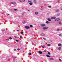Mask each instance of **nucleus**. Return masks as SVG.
Wrapping results in <instances>:
<instances>
[{"mask_svg":"<svg viewBox=\"0 0 62 62\" xmlns=\"http://www.w3.org/2000/svg\"><path fill=\"white\" fill-rule=\"evenodd\" d=\"M28 11H30V10H28Z\"/></svg>","mask_w":62,"mask_h":62,"instance_id":"45","label":"nucleus"},{"mask_svg":"<svg viewBox=\"0 0 62 62\" xmlns=\"http://www.w3.org/2000/svg\"><path fill=\"white\" fill-rule=\"evenodd\" d=\"M47 20L49 22H51V19L50 18H47Z\"/></svg>","mask_w":62,"mask_h":62,"instance_id":"5","label":"nucleus"},{"mask_svg":"<svg viewBox=\"0 0 62 62\" xmlns=\"http://www.w3.org/2000/svg\"><path fill=\"white\" fill-rule=\"evenodd\" d=\"M14 10H15V11H16L17 10V9H14Z\"/></svg>","mask_w":62,"mask_h":62,"instance_id":"33","label":"nucleus"},{"mask_svg":"<svg viewBox=\"0 0 62 62\" xmlns=\"http://www.w3.org/2000/svg\"><path fill=\"white\" fill-rule=\"evenodd\" d=\"M17 51H19L20 50V49L19 48H18L17 49Z\"/></svg>","mask_w":62,"mask_h":62,"instance_id":"31","label":"nucleus"},{"mask_svg":"<svg viewBox=\"0 0 62 62\" xmlns=\"http://www.w3.org/2000/svg\"><path fill=\"white\" fill-rule=\"evenodd\" d=\"M35 14H36V15H38V14H39V12H35Z\"/></svg>","mask_w":62,"mask_h":62,"instance_id":"9","label":"nucleus"},{"mask_svg":"<svg viewBox=\"0 0 62 62\" xmlns=\"http://www.w3.org/2000/svg\"><path fill=\"white\" fill-rule=\"evenodd\" d=\"M20 38H23V36H20Z\"/></svg>","mask_w":62,"mask_h":62,"instance_id":"28","label":"nucleus"},{"mask_svg":"<svg viewBox=\"0 0 62 62\" xmlns=\"http://www.w3.org/2000/svg\"><path fill=\"white\" fill-rule=\"evenodd\" d=\"M46 56H47V57H50V55H49L48 54H46Z\"/></svg>","mask_w":62,"mask_h":62,"instance_id":"13","label":"nucleus"},{"mask_svg":"<svg viewBox=\"0 0 62 62\" xmlns=\"http://www.w3.org/2000/svg\"><path fill=\"white\" fill-rule=\"evenodd\" d=\"M48 28V27H45L43 28V30H45L46 29H47Z\"/></svg>","mask_w":62,"mask_h":62,"instance_id":"1","label":"nucleus"},{"mask_svg":"<svg viewBox=\"0 0 62 62\" xmlns=\"http://www.w3.org/2000/svg\"><path fill=\"white\" fill-rule=\"evenodd\" d=\"M30 27H33V26L32 25H30Z\"/></svg>","mask_w":62,"mask_h":62,"instance_id":"19","label":"nucleus"},{"mask_svg":"<svg viewBox=\"0 0 62 62\" xmlns=\"http://www.w3.org/2000/svg\"><path fill=\"white\" fill-rule=\"evenodd\" d=\"M59 36H62V34H59Z\"/></svg>","mask_w":62,"mask_h":62,"instance_id":"25","label":"nucleus"},{"mask_svg":"<svg viewBox=\"0 0 62 62\" xmlns=\"http://www.w3.org/2000/svg\"><path fill=\"white\" fill-rule=\"evenodd\" d=\"M60 15V14H58L57 15L58 16H59V15Z\"/></svg>","mask_w":62,"mask_h":62,"instance_id":"44","label":"nucleus"},{"mask_svg":"<svg viewBox=\"0 0 62 62\" xmlns=\"http://www.w3.org/2000/svg\"><path fill=\"white\" fill-rule=\"evenodd\" d=\"M9 39H12V38H11V37H10L9 38Z\"/></svg>","mask_w":62,"mask_h":62,"instance_id":"30","label":"nucleus"},{"mask_svg":"<svg viewBox=\"0 0 62 62\" xmlns=\"http://www.w3.org/2000/svg\"><path fill=\"white\" fill-rule=\"evenodd\" d=\"M61 45V44H58V46H60Z\"/></svg>","mask_w":62,"mask_h":62,"instance_id":"15","label":"nucleus"},{"mask_svg":"<svg viewBox=\"0 0 62 62\" xmlns=\"http://www.w3.org/2000/svg\"><path fill=\"white\" fill-rule=\"evenodd\" d=\"M20 1L21 2H23V0H20Z\"/></svg>","mask_w":62,"mask_h":62,"instance_id":"27","label":"nucleus"},{"mask_svg":"<svg viewBox=\"0 0 62 62\" xmlns=\"http://www.w3.org/2000/svg\"><path fill=\"white\" fill-rule=\"evenodd\" d=\"M25 28L26 29H30V27L28 26H26L25 27Z\"/></svg>","mask_w":62,"mask_h":62,"instance_id":"2","label":"nucleus"},{"mask_svg":"<svg viewBox=\"0 0 62 62\" xmlns=\"http://www.w3.org/2000/svg\"><path fill=\"white\" fill-rule=\"evenodd\" d=\"M47 43H46V45H47Z\"/></svg>","mask_w":62,"mask_h":62,"instance_id":"47","label":"nucleus"},{"mask_svg":"<svg viewBox=\"0 0 62 62\" xmlns=\"http://www.w3.org/2000/svg\"><path fill=\"white\" fill-rule=\"evenodd\" d=\"M23 24L25 23V22L24 21L23 22Z\"/></svg>","mask_w":62,"mask_h":62,"instance_id":"29","label":"nucleus"},{"mask_svg":"<svg viewBox=\"0 0 62 62\" xmlns=\"http://www.w3.org/2000/svg\"><path fill=\"white\" fill-rule=\"evenodd\" d=\"M48 8H51V6H48Z\"/></svg>","mask_w":62,"mask_h":62,"instance_id":"34","label":"nucleus"},{"mask_svg":"<svg viewBox=\"0 0 62 62\" xmlns=\"http://www.w3.org/2000/svg\"><path fill=\"white\" fill-rule=\"evenodd\" d=\"M31 53H29V55H31Z\"/></svg>","mask_w":62,"mask_h":62,"instance_id":"17","label":"nucleus"},{"mask_svg":"<svg viewBox=\"0 0 62 62\" xmlns=\"http://www.w3.org/2000/svg\"><path fill=\"white\" fill-rule=\"evenodd\" d=\"M59 24H62L61 23V22H59Z\"/></svg>","mask_w":62,"mask_h":62,"instance_id":"23","label":"nucleus"},{"mask_svg":"<svg viewBox=\"0 0 62 62\" xmlns=\"http://www.w3.org/2000/svg\"><path fill=\"white\" fill-rule=\"evenodd\" d=\"M61 10L62 11V9H61Z\"/></svg>","mask_w":62,"mask_h":62,"instance_id":"52","label":"nucleus"},{"mask_svg":"<svg viewBox=\"0 0 62 62\" xmlns=\"http://www.w3.org/2000/svg\"><path fill=\"white\" fill-rule=\"evenodd\" d=\"M2 31H3V30H2Z\"/></svg>","mask_w":62,"mask_h":62,"instance_id":"49","label":"nucleus"},{"mask_svg":"<svg viewBox=\"0 0 62 62\" xmlns=\"http://www.w3.org/2000/svg\"><path fill=\"white\" fill-rule=\"evenodd\" d=\"M8 15H9V14H8Z\"/></svg>","mask_w":62,"mask_h":62,"instance_id":"53","label":"nucleus"},{"mask_svg":"<svg viewBox=\"0 0 62 62\" xmlns=\"http://www.w3.org/2000/svg\"><path fill=\"white\" fill-rule=\"evenodd\" d=\"M50 60H54V59H53V58H49Z\"/></svg>","mask_w":62,"mask_h":62,"instance_id":"8","label":"nucleus"},{"mask_svg":"<svg viewBox=\"0 0 62 62\" xmlns=\"http://www.w3.org/2000/svg\"><path fill=\"white\" fill-rule=\"evenodd\" d=\"M15 38H17V37L15 36Z\"/></svg>","mask_w":62,"mask_h":62,"instance_id":"40","label":"nucleus"},{"mask_svg":"<svg viewBox=\"0 0 62 62\" xmlns=\"http://www.w3.org/2000/svg\"><path fill=\"white\" fill-rule=\"evenodd\" d=\"M6 40H8L7 39H6Z\"/></svg>","mask_w":62,"mask_h":62,"instance_id":"51","label":"nucleus"},{"mask_svg":"<svg viewBox=\"0 0 62 62\" xmlns=\"http://www.w3.org/2000/svg\"><path fill=\"white\" fill-rule=\"evenodd\" d=\"M61 47H60L58 48V50H61Z\"/></svg>","mask_w":62,"mask_h":62,"instance_id":"18","label":"nucleus"},{"mask_svg":"<svg viewBox=\"0 0 62 62\" xmlns=\"http://www.w3.org/2000/svg\"><path fill=\"white\" fill-rule=\"evenodd\" d=\"M46 23H47V24H48L49 23V22L48 21H46Z\"/></svg>","mask_w":62,"mask_h":62,"instance_id":"22","label":"nucleus"},{"mask_svg":"<svg viewBox=\"0 0 62 62\" xmlns=\"http://www.w3.org/2000/svg\"><path fill=\"white\" fill-rule=\"evenodd\" d=\"M17 58V57H15V58Z\"/></svg>","mask_w":62,"mask_h":62,"instance_id":"46","label":"nucleus"},{"mask_svg":"<svg viewBox=\"0 0 62 62\" xmlns=\"http://www.w3.org/2000/svg\"><path fill=\"white\" fill-rule=\"evenodd\" d=\"M3 30H5L4 29H3Z\"/></svg>","mask_w":62,"mask_h":62,"instance_id":"48","label":"nucleus"},{"mask_svg":"<svg viewBox=\"0 0 62 62\" xmlns=\"http://www.w3.org/2000/svg\"><path fill=\"white\" fill-rule=\"evenodd\" d=\"M44 39V40H45L46 39L45 38H43Z\"/></svg>","mask_w":62,"mask_h":62,"instance_id":"38","label":"nucleus"},{"mask_svg":"<svg viewBox=\"0 0 62 62\" xmlns=\"http://www.w3.org/2000/svg\"><path fill=\"white\" fill-rule=\"evenodd\" d=\"M56 18V17L55 16L52 17L51 18V19H55Z\"/></svg>","mask_w":62,"mask_h":62,"instance_id":"4","label":"nucleus"},{"mask_svg":"<svg viewBox=\"0 0 62 62\" xmlns=\"http://www.w3.org/2000/svg\"><path fill=\"white\" fill-rule=\"evenodd\" d=\"M44 6H45L46 5H45V4H44Z\"/></svg>","mask_w":62,"mask_h":62,"instance_id":"50","label":"nucleus"},{"mask_svg":"<svg viewBox=\"0 0 62 62\" xmlns=\"http://www.w3.org/2000/svg\"><path fill=\"white\" fill-rule=\"evenodd\" d=\"M20 31V30H16V31Z\"/></svg>","mask_w":62,"mask_h":62,"instance_id":"41","label":"nucleus"},{"mask_svg":"<svg viewBox=\"0 0 62 62\" xmlns=\"http://www.w3.org/2000/svg\"><path fill=\"white\" fill-rule=\"evenodd\" d=\"M44 53H46V51H44Z\"/></svg>","mask_w":62,"mask_h":62,"instance_id":"43","label":"nucleus"},{"mask_svg":"<svg viewBox=\"0 0 62 62\" xmlns=\"http://www.w3.org/2000/svg\"><path fill=\"white\" fill-rule=\"evenodd\" d=\"M40 25L42 27H44V26H45V25L44 24H41Z\"/></svg>","mask_w":62,"mask_h":62,"instance_id":"3","label":"nucleus"},{"mask_svg":"<svg viewBox=\"0 0 62 62\" xmlns=\"http://www.w3.org/2000/svg\"><path fill=\"white\" fill-rule=\"evenodd\" d=\"M14 51H16V49H14Z\"/></svg>","mask_w":62,"mask_h":62,"instance_id":"37","label":"nucleus"},{"mask_svg":"<svg viewBox=\"0 0 62 62\" xmlns=\"http://www.w3.org/2000/svg\"><path fill=\"white\" fill-rule=\"evenodd\" d=\"M16 41L17 42H19V40H16Z\"/></svg>","mask_w":62,"mask_h":62,"instance_id":"36","label":"nucleus"},{"mask_svg":"<svg viewBox=\"0 0 62 62\" xmlns=\"http://www.w3.org/2000/svg\"><path fill=\"white\" fill-rule=\"evenodd\" d=\"M41 47H42V48H44V47L43 46H42V45H41Z\"/></svg>","mask_w":62,"mask_h":62,"instance_id":"20","label":"nucleus"},{"mask_svg":"<svg viewBox=\"0 0 62 62\" xmlns=\"http://www.w3.org/2000/svg\"><path fill=\"white\" fill-rule=\"evenodd\" d=\"M60 19H56L55 20V21H58L60 20Z\"/></svg>","mask_w":62,"mask_h":62,"instance_id":"7","label":"nucleus"},{"mask_svg":"<svg viewBox=\"0 0 62 62\" xmlns=\"http://www.w3.org/2000/svg\"><path fill=\"white\" fill-rule=\"evenodd\" d=\"M33 2L35 4H37V0H34L33 1Z\"/></svg>","mask_w":62,"mask_h":62,"instance_id":"6","label":"nucleus"},{"mask_svg":"<svg viewBox=\"0 0 62 62\" xmlns=\"http://www.w3.org/2000/svg\"><path fill=\"white\" fill-rule=\"evenodd\" d=\"M39 53L40 54H42V52L40 51H39Z\"/></svg>","mask_w":62,"mask_h":62,"instance_id":"10","label":"nucleus"},{"mask_svg":"<svg viewBox=\"0 0 62 62\" xmlns=\"http://www.w3.org/2000/svg\"><path fill=\"white\" fill-rule=\"evenodd\" d=\"M28 3L31 2V0H28Z\"/></svg>","mask_w":62,"mask_h":62,"instance_id":"11","label":"nucleus"},{"mask_svg":"<svg viewBox=\"0 0 62 62\" xmlns=\"http://www.w3.org/2000/svg\"><path fill=\"white\" fill-rule=\"evenodd\" d=\"M40 35L41 36H44V35H45V34L44 33H42L40 34Z\"/></svg>","mask_w":62,"mask_h":62,"instance_id":"12","label":"nucleus"},{"mask_svg":"<svg viewBox=\"0 0 62 62\" xmlns=\"http://www.w3.org/2000/svg\"><path fill=\"white\" fill-rule=\"evenodd\" d=\"M11 4H16V2H11Z\"/></svg>","mask_w":62,"mask_h":62,"instance_id":"14","label":"nucleus"},{"mask_svg":"<svg viewBox=\"0 0 62 62\" xmlns=\"http://www.w3.org/2000/svg\"><path fill=\"white\" fill-rule=\"evenodd\" d=\"M29 4L30 5H32V3L30 2L29 3Z\"/></svg>","mask_w":62,"mask_h":62,"instance_id":"16","label":"nucleus"},{"mask_svg":"<svg viewBox=\"0 0 62 62\" xmlns=\"http://www.w3.org/2000/svg\"><path fill=\"white\" fill-rule=\"evenodd\" d=\"M59 29H58L57 30V31H59Z\"/></svg>","mask_w":62,"mask_h":62,"instance_id":"42","label":"nucleus"},{"mask_svg":"<svg viewBox=\"0 0 62 62\" xmlns=\"http://www.w3.org/2000/svg\"><path fill=\"white\" fill-rule=\"evenodd\" d=\"M59 61H61V59H59Z\"/></svg>","mask_w":62,"mask_h":62,"instance_id":"35","label":"nucleus"},{"mask_svg":"<svg viewBox=\"0 0 62 62\" xmlns=\"http://www.w3.org/2000/svg\"><path fill=\"white\" fill-rule=\"evenodd\" d=\"M59 11V10L58 9V10H56V12H58V11Z\"/></svg>","mask_w":62,"mask_h":62,"instance_id":"21","label":"nucleus"},{"mask_svg":"<svg viewBox=\"0 0 62 62\" xmlns=\"http://www.w3.org/2000/svg\"><path fill=\"white\" fill-rule=\"evenodd\" d=\"M23 2H25V0H23Z\"/></svg>","mask_w":62,"mask_h":62,"instance_id":"39","label":"nucleus"},{"mask_svg":"<svg viewBox=\"0 0 62 62\" xmlns=\"http://www.w3.org/2000/svg\"><path fill=\"white\" fill-rule=\"evenodd\" d=\"M47 46H50V45L49 44H47Z\"/></svg>","mask_w":62,"mask_h":62,"instance_id":"24","label":"nucleus"},{"mask_svg":"<svg viewBox=\"0 0 62 62\" xmlns=\"http://www.w3.org/2000/svg\"><path fill=\"white\" fill-rule=\"evenodd\" d=\"M48 54H51V53L50 52H48Z\"/></svg>","mask_w":62,"mask_h":62,"instance_id":"26","label":"nucleus"},{"mask_svg":"<svg viewBox=\"0 0 62 62\" xmlns=\"http://www.w3.org/2000/svg\"><path fill=\"white\" fill-rule=\"evenodd\" d=\"M21 34H23V32H21Z\"/></svg>","mask_w":62,"mask_h":62,"instance_id":"32","label":"nucleus"}]
</instances>
